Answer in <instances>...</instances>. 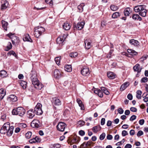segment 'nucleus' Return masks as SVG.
<instances>
[{
    "label": "nucleus",
    "mask_w": 148,
    "mask_h": 148,
    "mask_svg": "<svg viewBox=\"0 0 148 148\" xmlns=\"http://www.w3.org/2000/svg\"><path fill=\"white\" fill-rule=\"evenodd\" d=\"M85 48L86 49H88L91 47V42L88 40H86L85 41Z\"/></svg>",
    "instance_id": "4be33fe9"
},
{
    "label": "nucleus",
    "mask_w": 148,
    "mask_h": 148,
    "mask_svg": "<svg viewBox=\"0 0 148 148\" xmlns=\"http://www.w3.org/2000/svg\"><path fill=\"white\" fill-rule=\"evenodd\" d=\"M2 4L1 5V9L3 10L6 9L9 5L8 1L7 0L3 1H1Z\"/></svg>",
    "instance_id": "4468645a"
},
{
    "label": "nucleus",
    "mask_w": 148,
    "mask_h": 148,
    "mask_svg": "<svg viewBox=\"0 0 148 148\" xmlns=\"http://www.w3.org/2000/svg\"><path fill=\"white\" fill-rule=\"evenodd\" d=\"M34 34L36 38H38L45 31V29L42 27H38L34 28Z\"/></svg>",
    "instance_id": "7ed1b4c3"
},
{
    "label": "nucleus",
    "mask_w": 148,
    "mask_h": 148,
    "mask_svg": "<svg viewBox=\"0 0 148 148\" xmlns=\"http://www.w3.org/2000/svg\"><path fill=\"white\" fill-rule=\"evenodd\" d=\"M14 34L10 33L7 35V36L11 39L12 43L14 45L15 44V43L17 42L18 38L17 37L14 36Z\"/></svg>",
    "instance_id": "0eeeda50"
},
{
    "label": "nucleus",
    "mask_w": 148,
    "mask_h": 148,
    "mask_svg": "<svg viewBox=\"0 0 148 148\" xmlns=\"http://www.w3.org/2000/svg\"><path fill=\"white\" fill-rule=\"evenodd\" d=\"M142 92L140 90H138L136 92V97L138 99L141 98V94Z\"/></svg>",
    "instance_id": "e433bc0d"
},
{
    "label": "nucleus",
    "mask_w": 148,
    "mask_h": 148,
    "mask_svg": "<svg viewBox=\"0 0 148 148\" xmlns=\"http://www.w3.org/2000/svg\"><path fill=\"white\" fill-rule=\"evenodd\" d=\"M31 75V78L32 84H34L35 82L38 81L37 78V74L35 72L32 71Z\"/></svg>",
    "instance_id": "9b49d317"
},
{
    "label": "nucleus",
    "mask_w": 148,
    "mask_h": 148,
    "mask_svg": "<svg viewBox=\"0 0 148 148\" xmlns=\"http://www.w3.org/2000/svg\"><path fill=\"white\" fill-rule=\"evenodd\" d=\"M35 84H32L34 86V87L36 88L39 90H41L43 87V86L41 83H40L39 81H36L35 82Z\"/></svg>",
    "instance_id": "f3484780"
},
{
    "label": "nucleus",
    "mask_w": 148,
    "mask_h": 148,
    "mask_svg": "<svg viewBox=\"0 0 148 148\" xmlns=\"http://www.w3.org/2000/svg\"><path fill=\"white\" fill-rule=\"evenodd\" d=\"M7 72L4 70L0 71V77L1 78H4L7 76Z\"/></svg>",
    "instance_id": "cd10ccee"
},
{
    "label": "nucleus",
    "mask_w": 148,
    "mask_h": 148,
    "mask_svg": "<svg viewBox=\"0 0 148 148\" xmlns=\"http://www.w3.org/2000/svg\"><path fill=\"white\" fill-rule=\"evenodd\" d=\"M42 105L40 103H38L35 108L34 111L36 114L38 115H40L42 114L43 112L41 109Z\"/></svg>",
    "instance_id": "39448f33"
},
{
    "label": "nucleus",
    "mask_w": 148,
    "mask_h": 148,
    "mask_svg": "<svg viewBox=\"0 0 148 148\" xmlns=\"http://www.w3.org/2000/svg\"><path fill=\"white\" fill-rule=\"evenodd\" d=\"M112 138L113 137L110 134H108L107 136V139L109 140H112Z\"/></svg>",
    "instance_id": "69168bd1"
},
{
    "label": "nucleus",
    "mask_w": 148,
    "mask_h": 148,
    "mask_svg": "<svg viewBox=\"0 0 148 148\" xmlns=\"http://www.w3.org/2000/svg\"><path fill=\"white\" fill-rule=\"evenodd\" d=\"M1 23L2 27L6 31L7 30V26L8 25V23L3 20L2 21Z\"/></svg>",
    "instance_id": "7c9ffc66"
},
{
    "label": "nucleus",
    "mask_w": 148,
    "mask_h": 148,
    "mask_svg": "<svg viewBox=\"0 0 148 148\" xmlns=\"http://www.w3.org/2000/svg\"><path fill=\"white\" fill-rule=\"evenodd\" d=\"M27 113L28 116L31 119L34 116L35 114H36L35 111H34L32 109H31L28 110Z\"/></svg>",
    "instance_id": "dca6fc26"
},
{
    "label": "nucleus",
    "mask_w": 148,
    "mask_h": 148,
    "mask_svg": "<svg viewBox=\"0 0 148 148\" xmlns=\"http://www.w3.org/2000/svg\"><path fill=\"white\" fill-rule=\"evenodd\" d=\"M63 39V38H62L60 36L58 37L56 40L57 43L59 44H62L64 40Z\"/></svg>",
    "instance_id": "c9c22d12"
},
{
    "label": "nucleus",
    "mask_w": 148,
    "mask_h": 148,
    "mask_svg": "<svg viewBox=\"0 0 148 148\" xmlns=\"http://www.w3.org/2000/svg\"><path fill=\"white\" fill-rule=\"evenodd\" d=\"M110 8L112 11H116L119 8L117 6L114 5H111L110 6Z\"/></svg>",
    "instance_id": "79ce46f5"
},
{
    "label": "nucleus",
    "mask_w": 148,
    "mask_h": 148,
    "mask_svg": "<svg viewBox=\"0 0 148 148\" xmlns=\"http://www.w3.org/2000/svg\"><path fill=\"white\" fill-rule=\"evenodd\" d=\"M31 126L33 128H38L41 126L40 121L37 119L34 120L31 124Z\"/></svg>",
    "instance_id": "1a4fd4ad"
},
{
    "label": "nucleus",
    "mask_w": 148,
    "mask_h": 148,
    "mask_svg": "<svg viewBox=\"0 0 148 148\" xmlns=\"http://www.w3.org/2000/svg\"><path fill=\"white\" fill-rule=\"evenodd\" d=\"M23 39L24 41L32 42V40L28 34L25 35L23 37Z\"/></svg>",
    "instance_id": "a878e982"
},
{
    "label": "nucleus",
    "mask_w": 148,
    "mask_h": 148,
    "mask_svg": "<svg viewBox=\"0 0 148 148\" xmlns=\"http://www.w3.org/2000/svg\"><path fill=\"white\" fill-rule=\"evenodd\" d=\"M120 15V14L119 12H116L112 14V17L113 18H116L119 17Z\"/></svg>",
    "instance_id": "ea45409f"
},
{
    "label": "nucleus",
    "mask_w": 148,
    "mask_h": 148,
    "mask_svg": "<svg viewBox=\"0 0 148 148\" xmlns=\"http://www.w3.org/2000/svg\"><path fill=\"white\" fill-rule=\"evenodd\" d=\"M6 95V92L3 88L0 89V99L2 100Z\"/></svg>",
    "instance_id": "393cba45"
},
{
    "label": "nucleus",
    "mask_w": 148,
    "mask_h": 148,
    "mask_svg": "<svg viewBox=\"0 0 148 148\" xmlns=\"http://www.w3.org/2000/svg\"><path fill=\"white\" fill-rule=\"evenodd\" d=\"M60 145L59 144H55L53 145V148H59L60 147Z\"/></svg>",
    "instance_id": "13d9d810"
},
{
    "label": "nucleus",
    "mask_w": 148,
    "mask_h": 148,
    "mask_svg": "<svg viewBox=\"0 0 148 148\" xmlns=\"http://www.w3.org/2000/svg\"><path fill=\"white\" fill-rule=\"evenodd\" d=\"M130 8H126L124 11V15L125 16H129L130 14Z\"/></svg>",
    "instance_id": "f704fd0d"
},
{
    "label": "nucleus",
    "mask_w": 148,
    "mask_h": 148,
    "mask_svg": "<svg viewBox=\"0 0 148 148\" xmlns=\"http://www.w3.org/2000/svg\"><path fill=\"white\" fill-rule=\"evenodd\" d=\"M78 55L77 52H72L69 54V56L71 58H75L77 57Z\"/></svg>",
    "instance_id": "a19ab883"
},
{
    "label": "nucleus",
    "mask_w": 148,
    "mask_h": 148,
    "mask_svg": "<svg viewBox=\"0 0 148 148\" xmlns=\"http://www.w3.org/2000/svg\"><path fill=\"white\" fill-rule=\"evenodd\" d=\"M81 74L83 76H87L90 74L89 69L87 67L84 68L81 71Z\"/></svg>",
    "instance_id": "2eb2a0df"
},
{
    "label": "nucleus",
    "mask_w": 148,
    "mask_h": 148,
    "mask_svg": "<svg viewBox=\"0 0 148 148\" xmlns=\"http://www.w3.org/2000/svg\"><path fill=\"white\" fill-rule=\"evenodd\" d=\"M54 75L55 78L59 79L62 75V72L61 71L56 69L54 71Z\"/></svg>",
    "instance_id": "ddd939ff"
},
{
    "label": "nucleus",
    "mask_w": 148,
    "mask_h": 148,
    "mask_svg": "<svg viewBox=\"0 0 148 148\" xmlns=\"http://www.w3.org/2000/svg\"><path fill=\"white\" fill-rule=\"evenodd\" d=\"M10 127V123H7L4 124L3 126L1 128L0 130V132L2 134H5L7 133V129L9 128Z\"/></svg>",
    "instance_id": "423d86ee"
},
{
    "label": "nucleus",
    "mask_w": 148,
    "mask_h": 148,
    "mask_svg": "<svg viewBox=\"0 0 148 148\" xmlns=\"http://www.w3.org/2000/svg\"><path fill=\"white\" fill-rule=\"evenodd\" d=\"M118 111L120 114H122L123 112V110L122 108H119L118 109Z\"/></svg>",
    "instance_id": "bf43d9fd"
},
{
    "label": "nucleus",
    "mask_w": 148,
    "mask_h": 148,
    "mask_svg": "<svg viewBox=\"0 0 148 148\" xmlns=\"http://www.w3.org/2000/svg\"><path fill=\"white\" fill-rule=\"evenodd\" d=\"M52 103L54 106H59L61 104L60 100L56 97H54L52 98Z\"/></svg>",
    "instance_id": "f8f14e48"
},
{
    "label": "nucleus",
    "mask_w": 148,
    "mask_h": 148,
    "mask_svg": "<svg viewBox=\"0 0 148 148\" xmlns=\"http://www.w3.org/2000/svg\"><path fill=\"white\" fill-rule=\"evenodd\" d=\"M148 81V78L146 77H144L141 79V83H145Z\"/></svg>",
    "instance_id": "de8ad7c7"
},
{
    "label": "nucleus",
    "mask_w": 148,
    "mask_h": 148,
    "mask_svg": "<svg viewBox=\"0 0 148 148\" xmlns=\"http://www.w3.org/2000/svg\"><path fill=\"white\" fill-rule=\"evenodd\" d=\"M135 133V131L133 130H131L130 132V134L132 136L134 135V134Z\"/></svg>",
    "instance_id": "338daca9"
},
{
    "label": "nucleus",
    "mask_w": 148,
    "mask_h": 148,
    "mask_svg": "<svg viewBox=\"0 0 148 148\" xmlns=\"http://www.w3.org/2000/svg\"><path fill=\"white\" fill-rule=\"evenodd\" d=\"M130 43L132 45L135 46H138L140 44V43L137 40L133 39L130 40Z\"/></svg>",
    "instance_id": "b1692460"
},
{
    "label": "nucleus",
    "mask_w": 148,
    "mask_h": 148,
    "mask_svg": "<svg viewBox=\"0 0 148 148\" xmlns=\"http://www.w3.org/2000/svg\"><path fill=\"white\" fill-rule=\"evenodd\" d=\"M107 75L108 77L110 79H114L116 76V75L114 73L111 72H108Z\"/></svg>",
    "instance_id": "5701e85b"
},
{
    "label": "nucleus",
    "mask_w": 148,
    "mask_h": 148,
    "mask_svg": "<svg viewBox=\"0 0 148 148\" xmlns=\"http://www.w3.org/2000/svg\"><path fill=\"white\" fill-rule=\"evenodd\" d=\"M132 18L134 20H138L139 21H141L142 20L141 18L138 14H133Z\"/></svg>",
    "instance_id": "473e14b6"
},
{
    "label": "nucleus",
    "mask_w": 148,
    "mask_h": 148,
    "mask_svg": "<svg viewBox=\"0 0 148 148\" xmlns=\"http://www.w3.org/2000/svg\"><path fill=\"white\" fill-rule=\"evenodd\" d=\"M9 55L10 56L13 55L15 57H16V55L15 53L13 51H11L9 52L8 53V55Z\"/></svg>",
    "instance_id": "a18cd8bd"
},
{
    "label": "nucleus",
    "mask_w": 148,
    "mask_h": 148,
    "mask_svg": "<svg viewBox=\"0 0 148 148\" xmlns=\"http://www.w3.org/2000/svg\"><path fill=\"white\" fill-rule=\"evenodd\" d=\"M85 122L83 121L80 120L78 122V124L79 126H82L85 124Z\"/></svg>",
    "instance_id": "09e8293b"
},
{
    "label": "nucleus",
    "mask_w": 148,
    "mask_h": 148,
    "mask_svg": "<svg viewBox=\"0 0 148 148\" xmlns=\"http://www.w3.org/2000/svg\"><path fill=\"white\" fill-rule=\"evenodd\" d=\"M101 127L99 125L94 126L92 128V130L95 133H96L100 131L101 129Z\"/></svg>",
    "instance_id": "bb28decb"
},
{
    "label": "nucleus",
    "mask_w": 148,
    "mask_h": 148,
    "mask_svg": "<svg viewBox=\"0 0 148 148\" xmlns=\"http://www.w3.org/2000/svg\"><path fill=\"white\" fill-rule=\"evenodd\" d=\"M32 132H28L25 134V137L27 139H29L31 136Z\"/></svg>",
    "instance_id": "37998d69"
},
{
    "label": "nucleus",
    "mask_w": 148,
    "mask_h": 148,
    "mask_svg": "<svg viewBox=\"0 0 148 148\" xmlns=\"http://www.w3.org/2000/svg\"><path fill=\"white\" fill-rule=\"evenodd\" d=\"M133 69L134 71L137 72L138 73L140 72L142 68H140V66L139 64H137L133 67Z\"/></svg>",
    "instance_id": "aec40b11"
},
{
    "label": "nucleus",
    "mask_w": 148,
    "mask_h": 148,
    "mask_svg": "<svg viewBox=\"0 0 148 148\" xmlns=\"http://www.w3.org/2000/svg\"><path fill=\"white\" fill-rule=\"evenodd\" d=\"M66 124L62 122H60L57 126V130L60 132H63L66 127Z\"/></svg>",
    "instance_id": "6e6552de"
},
{
    "label": "nucleus",
    "mask_w": 148,
    "mask_h": 148,
    "mask_svg": "<svg viewBox=\"0 0 148 148\" xmlns=\"http://www.w3.org/2000/svg\"><path fill=\"white\" fill-rule=\"evenodd\" d=\"M62 27L64 30H68L70 29L71 25L67 22H66L63 24Z\"/></svg>",
    "instance_id": "6ab92c4d"
},
{
    "label": "nucleus",
    "mask_w": 148,
    "mask_h": 148,
    "mask_svg": "<svg viewBox=\"0 0 148 148\" xmlns=\"http://www.w3.org/2000/svg\"><path fill=\"white\" fill-rule=\"evenodd\" d=\"M127 98L129 100H132L133 98L132 95L131 94H129L127 96Z\"/></svg>",
    "instance_id": "052dcab7"
},
{
    "label": "nucleus",
    "mask_w": 148,
    "mask_h": 148,
    "mask_svg": "<svg viewBox=\"0 0 148 148\" xmlns=\"http://www.w3.org/2000/svg\"><path fill=\"white\" fill-rule=\"evenodd\" d=\"M55 61L56 63L59 65L60 64V58L59 57H56L55 58Z\"/></svg>",
    "instance_id": "49530a36"
},
{
    "label": "nucleus",
    "mask_w": 148,
    "mask_h": 148,
    "mask_svg": "<svg viewBox=\"0 0 148 148\" xmlns=\"http://www.w3.org/2000/svg\"><path fill=\"white\" fill-rule=\"evenodd\" d=\"M12 45L11 43L10 42H8L6 48L5 49V50L6 51H8L10 49L12 48Z\"/></svg>",
    "instance_id": "4c0bfd02"
},
{
    "label": "nucleus",
    "mask_w": 148,
    "mask_h": 148,
    "mask_svg": "<svg viewBox=\"0 0 148 148\" xmlns=\"http://www.w3.org/2000/svg\"><path fill=\"white\" fill-rule=\"evenodd\" d=\"M7 100L11 103H13L17 101V97L15 95H11L8 97Z\"/></svg>",
    "instance_id": "9d476101"
},
{
    "label": "nucleus",
    "mask_w": 148,
    "mask_h": 148,
    "mask_svg": "<svg viewBox=\"0 0 148 148\" xmlns=\"http://www.w3.org/2000/svg\"><path fill=\"white\" fill-rule=\"evenodd\" d=\"M47 4H49L50 6H52L53 4V0H45Z\"/></svg>",
    "instance_id": "c03bdc74"
},
{
    "label": "nucleus",
    "mask_w": 148,
    "mask_h": 148,
    "mask_svg": "<svg viewBox=\"0 0 148 148\" xmlns=\"http://www.w3.org/2000/svg\"><path fill=\"white\" fill-rule=\"evenodd\" d=\"M106 136L105 133H103L100 136L99 139L101 140H103L105 138Z\"/></svg>",
    "instance_id": "8fccbe9b"
},
{
    "label": "nucleus",
    "mask_w": 148,
    "mask_h": 148,
    "mask_svg": "<svg viewBox=\"0 0 148 148\" xmlns=\"http://www.w3.org/2000/svg\"><path fill=\"white\" fill-rule=\"evenodd\" d=\"M64 69L66 71L71 72L72 70L71 65H65L64 66Z\"/></svg>",
    "instance_id": "c756f323"
},
{
    "label": "nucleus",
    "mask_w": 148,
    "mask_h": 148,
    "mask_svg": "<svg viewBox=\"0 0 148 148\" xmlns=\"http://www.w3.org/2000/svg\"><path fill=\"white\" fill-rule=\"evenodd\" d=\"M19 83L23 89H25L26 88L27 86L26 82L23 81H21Z\"/></svg>",
    "instance_id": "72a5a7b5"
},
{
    "label": "nucleus",
    "mask_w": 148,
    "mask_h": 148,
    "mask_svg": "<svg viewBox=\"0 0 148 148\" xmlns=\"http://www.w3.org/2000/svg\"><path fill=\"white\" fill-rule=\"evenodd\" d=\"M128 134V133L127 131L125 130H123L122 131V135L123 136H125L127 135Z\"/></svg>",
    "instance_id": "603ef678"
},
{
    "label": "nucleus",
    "mask_w": 148,
    "mask_h": 148,
    "mask_svg": "<svg viewBox=\"0 0 148 148\" xmlns=\"http://www.w3.org/2000/svg\"><path fill=\"white\" fill-rule=\"evenodd\" d=\"M35 141L36 142L40 143L41 141V139L40 138L38 137L37 136H36L35 138H34Z\"/></svg>",
    "instance_id": "3c124183"
},
{
    "label": "nucleus",
    "mask_w": 148,
    "mask_h": 148,
    "mask_svg": "<svg viewBox=\"0 0 148 148\" xmlns=\"http://www.w3.org/2000/svg\"><path fill=\"white\" fill-rule=\"evenodd\" d=\"M98 95L101 98H102L103 97V92L100 90L99 92V93L98 94Z\"/></svg>",
    "instance_id": "5fc2aeb1"
},
{
    "label": "nucleus",
    "mask_w": 148,
    "mask_h": 148,
    "mask_svg": "<svg viewBox=\"0 0 148 148\" xmlns=\"http://www.w3.org/2000/svg\"><path fill=\"white\" fill-rule=\"evenodd\" d=\"M85 24V21H82L81 22H78L77 25L74 23L73 24V29L74 30L77 29L80 30L84 27V25Z\"/></svg>",
    "instance_id": "20e7f679"
},
{
    "label": "nucleus",
    "mask_w": 148,
    "mask_h": 148,
    "mask_svg": "<svg viewBox=\"0 0 148 148\" xmlns=\"http://www.w3.org/2000/svg\"><path fill=\"white\" fill-rule=\"evenodd\" d=\"M145 6L144 5H137L135 6L134 10L135 12H139V14L140 15L143 17L146 16L147 10L145 9Z\"/></svg>",
    "instance_id": "f257e3e1"
},
{
    "label": "nucleus",
    "mask_w": 148,
    "mask_h": 148,
    "mask_svg": "<svg viewBox=\"0 0 148 148\" xmlns=\"http://www.w3.org/2000/svg\"><path fill=\"white\" fill-rule=\"evenodd\" d=\"M143 134V132L141 130L139 131L137 134V136H140L142 135Z\"/></svg>",
    "instance_id": "4d7b16f0"
},
{
    "label": "nucleus",
    "mask_w": 148,
    "mask_h": 148,
    "mask_svg": "<svg viewBox=\"0 0 148 148\" xmlns=\"http://www.w3.org/2000/svg\"><path fill=\"white\" fill-rule=\"evenodd\" d=\"M14 128V127L13 126H10V127L9 128L7 129V133H6L7 134V136H10L12 135L13 133Z\"/></svg>",
    "instance_id": "a211bd4d"
},
{
    "label": "nucleus",
    "mask_w": 148,
    "mask_h": 148,
    "mask_svg": "<svg viewBox=\"0 0 148 148\" xmlns=\"http://www.w3.org/2000/svg\"><path fill=\"white\" fill-rule=\"evenodd\" d=\"M25 112V110L23 107H18L13 109L12 113L13 115H18L23 117Z\"/></svg>",
    "instance_id": "f03ea898"
},
{
    "label": "nucleus",
    "mask_w": 148,
    "mask_h": 148,
    "mask_svg": "<svg viewBox=\"0 0 148 148\" xmlns=\"http://www.w3.org/2000/svg\"><path fill=\"white\" fill-rule=\"evenodd\" d=\"M130 85L128 82H126L122 84L120 87V90L122 91L125 90Z\"/></svg>",
    "instance_id": "412c9836"
},
{
    "label": "nucleus",
    "mask_w": 148,
    "mask_h": 148,
    "mask_svg": "<svg viewBox=\"0 0 148 148\" xmlns=\"http://www.w3.org/2000/svg\"><path fill=\"white\" fill-rule=\"evenodd\" d=\"M136 118V116L135 115H132L130 118V121H133V120H135Z\"/></svg>",
    "instance_id": "864d4df0"
},
{
    "label": "nucleus",
    "mask_w": 148,
    "mask_h": 148,
    "mask_svg": "<svg viewBox=\"0 0 148 148\" xmlns=\"http://www.w3.org/2000/svg\"><path fill=\"white\" fill-rule=\"evenodd\" d=\"M105 119L104 118L101 119V125H103L105 123Z\"/></svg>",
    "instance_id": "680f3d73"
},
{
    "label": "nucleus",
    "mask_w": 148,
    "mask_h": 148,
    "mask_svg": "<svg viewBox=\"0 0 148 148\" xmlns=\"http://www.w3.org/2000/svg\"><path fill=\"white\" fill-rule=\"evenodd\" d=\"M130 110L132 112H137V109L136 108L132 107H131L130 108Z\"/></svg>",
    "instance_id": "6e6d98bb"
},
{
    "label": "nucleus",
    "mask_w": 148,
    "mask_h": 148,
    "mask_svg": "<svg viewBox=\"0 0 148 148\" xmlns=\"http://www.w3.org/2000/svg\"><path fill=\"white\" fill-rule=\"evenodd\" d=\"M79 134L81 136H84L85 134V132L82 130L79 131Z\"/></svg>",
    "instance_id": "e2e57ef3"
},
{
    "label": "nucleus",
    "mask_w": 148,
    "mask_h": 148,
    "mask_svg": "<svg viewBox=\"0 0 148 148\" xmlns=\"http://www.w3.org/2000/svg\"><path fill=\"white\" fill-rule=\"evenodd\" d=\"M132 147V145L131 144H127L125 146V148H131Z\"/></svg>",
    "instance_id": "774afa93"
},
{
    "label": "nucleus",
    "mask_w": 148,
    "mask_h": 148,
    "mask_svg": "<svg viewBox=\"0 0 148 148\" xmlns=\"http://www.w3.org/2000/svg\"><path fill=\"white\" fill-rule=\"evenodd\" d=\"M77 102L78 103L79 106L81 107V109L84 110V105L81 100L79 99H77Z\"/></svg>",
    "instance_id": "2f4dec72"
},
{
    "label": "nucleus",
    "mask_w": 148,
    "mask_h": 148,
    "mask_svg": "<svg viewBox=\"0 0 148 148\" xmlns=\"http://www.w3.org/2000/svg\"><path fill=\"white\" fill-rule=\"evenodd\" d=\"M127 51L129 54L131 55L136 56L137 54V53L132 49H128Z\"/></svg>",
    "instance_id": "c85d7f7f"
},
{
    "label": "nucleus",
    "mask_w": 148,
    "mask_h": 148,
    "mask_svg": "<svg viewBox=\"0 0 148 148\" xmlns=\"http://www.w3.org/2000/svg\"><path fill=\"white\" fill-rule=\"evenodd\" d=\"M84 5V3H82L78 6L77 8L79 10V12H81L83 11V7Z\"/></svg>",
    "instance_id": "58836bf2"
},
{
    "label": "nucleus",
    "mask_w": 148,
    "mask_h": 148,
    "mask_svg": "<svg viewBox=\"0 0 148 148\" xmlns=\"http://www.w3.org/2000/svg\"><path fill=\"white\" fill-rule=\"evenodd\" d=\"M144 122H145V121L143 119L140 120L139 122V124L141 125H143L144 124Z\"/></svg>",
    "instance_id": "0e129e2a"
}]
</instances>
